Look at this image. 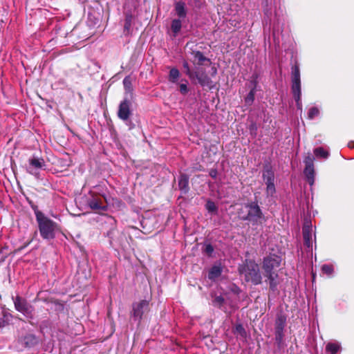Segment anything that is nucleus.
<instances>
[{"label": "nucleus", "mask_w": 354, "mask_h": 354, "mask_svg": "<svg viewBox=\"0 0 354 354\" xmlns=\"http://www.w3.org/2000/svg\"><path fill=\"white\" fill-rule=\"evenodd\" d=\"M39 230L41 236L44 239H53L57 230V224L50 218L44 216L41 213L36 214Z\"/></svg>", "instance_id": "nucleus-4"}, {"label": "nucleus", "mask_w": 354, "mask_h": 354, "mask_svg": "<svg viewBox=\"0 0 354 354\" xmlns=\"http://www.w3.org/2000/svg\"><path fill=\"white\" fill-rule=\"evenodd\" d=\"M239 274L244 277L247 282H250L253 285H259L262 283V275L261 274L259 265L251 259L245 261L239 266Z\"/></svg>", "instance_id": "nucleus-2"}, {"label": "nucleus", "mask_w": 354, "mask_h": 354, "mask_svg": "<svg viewBox=\"0 0 354 354\" xmlns=\"http://www.w3.org/2000/svg\"><path fill=\"white\" fill-rule=\"evenodd\" d=\"M15 309L28 318L33 317V307L19 296L12 297Z\"/></svg>", "instance_id": "nucleus-5"}, {"label": "nucleus", "mask_w": 354, "mask_h": 354, "mask_svg": "<svg viewBox=\"0 0 354 354\" xmlns=\"http://www.w3.org/2000/svg\"><path fill=\"white\" fill-rule=\"evenodd\" d=\"M183 66L185 69V74L189 77V78L191 77V75H193V73L194 71L192 70L188 62L187 61H184L183 63Z\"/></svg>", "instance_id": "nucleus-30"}, {"label": "nucleus", "mask_w": 354, "mask_h": 354, "mask_svg": "<svg viewBox=\"0 0 354 354\" xmlns=\"http://www.w3.org/2000/svg\"><path fill=\"white\" fill-rule=\"evenodd\" d=\"M294 98L296 102V105L298 109L301 111L302 109V104H301V89L298 90H292Z\"/></svg>", "instance_id": "nucleus-20"}, {"label": "nucleus", "mask_w": 354, "mask_h": 354, "mask_svg": "<svg viewBox=\"0 0 354 354\" xmlns=\"http://www.w3.org/2000/svg\"><path fill=\"white\" fill-rule=\"evenodd\" d=\"M224 302V299L221 296H216L213 300V304L216 306H221Z\"/></svg>", "instance_id": "nucleus-33"}, {"label": "nucleus", "mask_w": 354, "mask_h": 354, "mask_svg": "<svg viewBox=\"0 0 354 354\" xmlns=\"http://www.w3.org/2000/svg\"><path fill=\"white\" fill-rule=\"evenodd\" d=\"M149 301L142 300L133 304L132 316L135 320L140 321L142 319L143 313L148 309Z\"/></svg>", "instance_id": "nucleus-10"}, {"label": "nucleus", "mask_w": 354, "mask_h": 354, "mask_svg": "<svg viewBox=\"0 0 354 354\" xmlns=\"http://www.w3.org/2000/svg\"><path fill=\"white\" fill-rule=\"evenodd\" d=\"M4 326V324H1V322L0 321V328Z\"/></svg>", "instance_id": "nucleus-39"}, {"label": "nucleus", "mask_w": 354, "mask_h": 354, "mask_svg": "<svg viewBox=\"0 0 354 354\" xmlns=\"http://www.w3.org/2000/svg\"><path fill=\"white\" fill-rule=\"evenodd\" d=\"M239 216L243 221H248L252 224L262 223L264 215L257 201L245 203L238 211Z\"/></svg>", "instance_id": "nucleus-3"}, {"label": "nucleus", "mask_w": 354, "mask_h": 354, "mask_svg": "<svg viewBox=\"0 0 354 354\" xmlns=\"http://www.w3.org/2000/svg\"><path fill=\"white\" fill-rule=\"evenodd\" d=\"M319 114V111L317 107H311L308 112V118L310 120H313Z\"/></svg>", "instance_id": "nucleus-28"}, {"label": "nucleus", "mask_w": 354, "mask_h": 354, "mask_svg": "<svg viewBox=\"0 0 354 354\" xmlns=\"http://www.w3.org/2000/svg\"><path fill=\"white\" fill-rule=\"evenodd\" d=\"M234 333L239 335L242 337H245L246 336L245 330L241 324H237L235 326Z\"/></svg>", "instance_id": "nucleus-29"}, {"label": "nucleus", "mask_w": 354, "mask_h": 354, "mask_svg": "<svg viewBox=\"0 0 354 354\" xmlns=\"http://www.w3.org/2000/svg\"><path fill=\"white\" fill-rule=\"evenodd\" d=\"M313 161H314V158L310 153H308L305 157L304 163H305L306 166H314Z\"/></svg>", "instance_id": "nucleus-32"}, {"label": "nucleus", "mask_w": 354, "mask_h": 354, "mask_svg": "<svg viewBox=\"0 0 354 354\" xmlns=\"http://www.w3.org/2000/svg\"><path fill=\"white\" fill-rule=\"evenodd\" d=\"M182 27L181 21L180 19H173L171 21V28L172 32H174V36L176 37L177 34L180 32Z\"/></svg>", "instance_id": "nucleus-21"}, {"label": "nucleus", "mask_w": 354, "mask_h": 354, "mask_svg": "<svg viewBox=\"0 0 354 354\" xmlns=\"http://www.w3.org/2000/svg\"><path fill=\"white\" fill-rule=\"evenodd\" d=\"M180 91L182 94H186L188 92L187 84H181L180 85Z\"/></svg>", "instance_id": "nucleus-36"}, {"label": "nucleus", "mask_w": 354, "mask_h": 354, "mask_svg": "<svg viewBox=\"0 0 354 354\" xmlns=\"http://www.w3.org/2000/svg\"><path fill=\"white\" fill-rule=\"evenodd\" d=\"M175 10L176 15L180 18H185L187 15V11L185 9V4L183 2L178 1L175 3Z\"/></svg>", "instance_id": "nucleus-19"}, {"label": "nucleus", "mask_w": 354, "mask_h": 354, "mask_svg": "<svg viewBox=\"0 0 354 354\" xmlns=\"http://www.w3.org/2000/svg\"><path fill=\"white\" fill-rule=\"evenodd\" d=\"M179 189L183 192L187 193L189 190V178L186 174H181L178 179Z\"/></svg>", "instance_id": "nucleus-17"}, {"label": "nucleus", "mask_w": 354, "mask_h": 354, "mask_svg": "<svg viewBox=\"0 0 354 354\" xmlns=\"http://www.w3.org/2000/svg\"><path fill=\"white\" fill-rule=\"evenodd\" d=\"M340 348V346L336 343H328L326 345V349L331 354H335Z\"/></svg>", "instance_id": "nucleus-24"}, {"label": "nucleus", "mask_w": 354, "mask_h": 354, "mask_svg": "<svg viewBox=\"0 0 354 354\" xmlns=\"http://www.w3.org/2000/svg\"><path fill=\"white\" fill-rule=\"evenodd\" d=\"M206 208L209 212H216L217 210V207L214 202L208 201L206 204Z\"/></svg>", "instance_id": "nucleus-34"}, {"label": "nucleus", "mask_w": 354, "mask_h": 354, "mask_svg": "<svg viewBox=\"0 0 354 354\" xmlns=\"http://www.w3.org/2000/svg\"><path fill=\"white\" fill-rule=\"evenodd\" d=\"M301 89L300 71L298 66L292 68V90Z\"/></svg>", "instance_id": "nucleus-14"}, {"label": "nucleus", "mask_w": 354, "mask_h": 354, "mask_svg": "<svg viewBox=\"0 0 354 354\" xmlns=\"http://www.w3.org/2000/svg\"><path fill=\"white\" fill-rule=\"evenodd\" d=\"M209 176L213 178H216L217 176L216 169H211L209 171Z\"/></svg>", "instance_id": "nucleus-37"}, {"label": "nucleus", "mask_w": 354, "mask_h": 354, "mask_svg": "<svg viewBox=\"0 0 354 354\" xmlns=\"http://www.w3.org/2000/svg\"><path fill=\"white\" fill-rule=\"evenodd\" d=\"M28 165L26 167L27 171L39 178V170L45 167V161L43 158L32 157L28 160Z\"/></svg>", "instance_id": "nucleus-7"}, {"label": "nucleus", "mask_w": 354, "mask_h": 354, "mask_svg": "<svg viewBox=\"0 0 354 354\" xmlns=\"http://www.w3.org/2000/svg\"><path fill=\"white\" fill-rule=\"evenodd\" d=\"M214 251V248L211 244H207L205 248V252L208 255H211Z\"/></svg>", "instance_id": "nucleus-35"}, {"label": "nucleus", "mask_w": 354, "mask_h": 354, "mask_svg": "<svg viewBox=\"0 0 354 354\" xmlns=\"http://www.w3.org/2000/svg\"><path fill=\"white\" fill-rule=\"evenodd\" d=\"M191 55L192 58L190 59V61L195 66L203 65L205 62L210 63V59L204 56L201 51L192 50Z\"/></svg>", "instance_id": "nucleus-13"}, {"label": "nucleus", "mask_w": 354, "mask_h": 354, "mask_svg": "<svg viewBox=\"0 0 354 354\" xmlns=\"http://www.w3.org/2000/svg\"><path fill=\"white\" fill-rule=\"evenodd\" d=\"M304 172L308 183L310 185H313L315 181L314 166H306Z\"/></svg>", "instance_id": "nucleus-18"}, {"label": "nucleus", "mask_w": 354, "mask_h": 354, "mask_svg": "<svg viewBox=\"0 0 354 354\" xmlns=\"http://www.w3.org/2000/svg\"><path fill=\"white\" fill-rule=\"evenodd\" d=\"M123 84L124 89L127 92H131L132 88V80L130 76H127L123 80Z\"/></svg>", "instance_id": "nucleus-23"}, {"label": "nucleus", "mask_w": 354, "mask_h": 354, "mask_svg": "<svg viewBox=\"0 0 354 354\" xmlns=\"http://www.w3.org/2000/svg\"><path fill=\"white\" fill-rule=\"evenodd\" d=\"M281 265V258L277 255L265 257L263 261L262 268L263 276L269 282L271 290H274L279 283L278 268Z\"/></svg>", "instance_id": "nucleus-1"}, {"label": "nucleus", "mask_w": 354, "mask_h": 354, "mask_svg": "<svg viewBox=\"0 0 354 354\" xmlns=\"http://www.w3.org/2000/svg\"><path fill=\"white\" fill-rule=\"evenodd\" d=\"M131 103L129 100L124 99L122 101L118 107V116L123 121H127L131 115Z\"/></svg>", "instance_id": "nucleus-9"}, {"label": "nucleus", "mask_w": 354, "mask_h": 354, "mask_svg": "<svg viewBox=\"0 0 354 354\" xmlns=\"http://www.w3.org/2000/svg\"><path fill=\"white\" fill-rule=\"evenodd\" d=\"M132 23V15H128L125 17V22L124 26V32H129Z\"/></svg>", "instance_id": "nucleus-27"}, {"label": "nucleus", "mask_w": 354, "mask_h": 354, "mask_svg": "<svg viewBox=\"0 0 354 354\" xmlns=\"http://www.w3.org/2000/svg\"><path fill=\"white\" fill-rule=\"evenodd\" d=\"M89 194L91 197L88 199L87 203L92 209L104 211L106 209V206L103 204L100 198L95 196L93 191H91Z\"/></svg>", "instance_id": "nucleus-12"}, {"label": "nucleus", "mask_w": 354, "mask_h": 354, "mask_svg": "<svg viewBox=\"0 0 354 354\" xmlns=\"http://www.w3.org/2000/svg\"><path fill=\"white\" fill-rule=\"evenodd\" d=\"M223 272V268L221 264L214 265L209 270L208 273V278L210 280H215L221 276Z\"/></svg>", "instance_id": "nucleus-16"}, {"label": "nucleus", "mask_w": 354, "mask_h": 354, "mask_svg": "<svg viewBox=\"0 0 354 354\" xmlns=\"http://www.w3.org/2000/svg\"><path fill=\"white\" fill-rule=\"evenodd\" d=\"M314 153L317 158H327L329 153L322 147H317L314 149Z\"/></svg>", "instance_id": "nucleus-22"}, {"label": "nucleus", "mask_w": 354, "mask_h": 354, "mask_svg": "<svg viewBox=\"0 0 354 354\" xmlns=\"http://www.w3.org/2000/svg\"><path fill=\"white\" fill-rule=\"evenodd\" d=\"M180 76V72L176 68H173L169 71V81L172 82H176L178 80V78Z\"/></svg>", "instance_id": "nucleus-25"}, {"label": "nucleus", "mask_w": 354, "mask_h": 354, "mask_svg": "<svg viewBox=\"0 0 354 354\" xmlns=\"http://www.w3.org/2000/svg\"><path fill=\"white\" fill-rule=\"evenodd\" d=\"M192 74L189 79L193 83L198 82L201 86H212V81L204 71L196 68Z\"/></svg>", "instance_id": "nucleus-6"}, {"label": "nucleus", "mask_w": 354, "mask_h": 354, "mask_svg": "<svg viewBox=\"0 0 354 354\" xmlns=\"http://www.w3.org/2000/svg\"><path fill=\"white\" fill-rule=\"evenodd\" d=\"M254 95H255V89L252 88L245 98V104L250 106L254 100Z\"/></svg>", "instance_id": "nucleus-26"}, {"label": "nucleus", "mask_w": 354, "mask_h": 354, "mask_svg": "<svg viewBox=\"0 0 354 354\" xmlns=\"http://www.w3.org/2000/svg\"><path fill=\"white\" fill-rule=\"evenodd\" d=\"M26 339H30L32 341H35V337L33 335H28V336L26 337Z\"/></svg>", "instance_id": "nucleus-38"}, {"label": "nucleus", "mask_w": 354, "mask_h": 354, "mask_svg": "<svg viewBox=\"0 0 354 354\" xmlns=\"http://www.w3.org/2000/svg\"><path fill=\"white\" fill-rule=\"evenodd\" d=\"M285 324V317L279 316L275 323V339L278 344H281L283 341Z\"/></svg>", "instance_id": "nucleus-11"}, {"label": "nucleus", "mask_w": 354, "mask_h": 354, "mask_svg": "<svg viewBox=\"0 0 354 354\" xmlns=\"http://www.w3.org/2000/svg\"><path fill=\"white\" fill-rule=\"evenodd\" d=\"M322 270L323 272L328 275H330L333 272V267L331 265L324 264L322 267Z\"/></svg>", "instance_id": "nucleus-31"}, {"label": "nucleus", "mask_w": 354, "mask_h": 354, "mask_svg": "<svg viewBox=\"0 0 354 354\" xmlns=\"http://www.w3.org/2000/svg\"><path fill=\"white\" fill-rule=\"evenodd\" d=\"M263 179L266 185V193L268 196H272L275 193L274 174L273 171L268 168L263 172Z\"/></svg>", "instance_id": "nucleus-8"}, {"label": "nucleus", "mask_w": 354, "mask_h": 354, "mask_svg": "<svg viewBox=\"0 0 354 354\" xmlns=\"http://www.w3.org/2000/svg\"><path fill=\"white\" fill-rule=\"evenodd\" d=\"M303 237H304V245L308 248H312V246H313L312 234H311V229H310V226H308V225L304 226Z\"/></svg>", "instance_id": "nucleus-15"}]
</instances>
